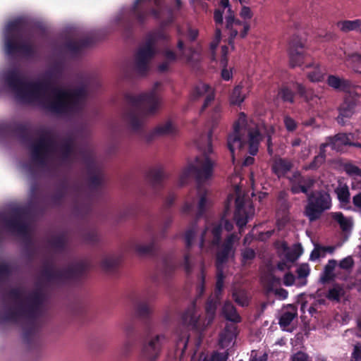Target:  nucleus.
Returning <instances> with one entry per match:
<instances>
[{
	"label": "nucleus",
	"instance_id": "nucleus-21",
	"mask_svg": "<svg viewBox=\"0 0 361 361\" xmlns=\"http://www.w3.org/2000/svg\"><path fill=\"white\" fill-rule=\"evenodd\" d=\"M193 97L195 98L204 97L205 99L203 108H206L214 99L213 90L208 85L200 83L195 87L193 91Z\"/></svg>",
	"mask_w": 361,
	"mask_h": 361
},
{
	"label": "nucleus",
	"instance_id": "nucleus-52",
	"mask_svg": "<svg viewBox=\"0 0 361 361\" xmlns=\"http://www.w3.org/2000/svg\"><path fill=\"white\" fill-rule=\"evenodd\" d=\"M270 290H272L274 294L281 300L286 299L288 297V292L283 288H269Z\"/></svg>",
	"mask_w": 361,
	"mask_h": 361
},
{
	"label": "nucleus",
	"instance_id": "nucleus-4",
	"mask_svg": "<svg viewBox=\"0 0 361 361\" xmlns=\"http://www.w3.org/2000/svg\"><path fill=\"white\" fill-rule=\"evenodd\" d=\"M210 139L211 133L208 135L207 148L203 153L181 171L178 178L180 185H183L191 176H194L199 183H204L212 177L215 162L211 156L212 149Z\"/></svg>",
	"mask_w": 361,
	"mask_h": 361
},
{
	"label": "nucleus",
	"instance_id": "nucleus-56",
	"mask_svg": "<svg viewBox=\"0 0 361 361\" xmlns=\"http://www.w3.org/2000/svg\"><path fill=\"white\" fill-rule=\"evenodd\" d=\"M353 358L355 361H361V345H355L353 352Z\"/></svg>",
	"mask_w": 361,
	"mask_h": 361
},
{
	"label": "nucleus",
	"instance_id": "nucleus-43",
	"mask_svg": "<svg viewBox=\"0 0 361 361\" xmlns=\"http://www.w3.org/2000/svg\"><path fill=\"white\" fill-rule=\"evenodd\" d=\"M296 87L301 96L304 97L307 100H313L314 98H318L317 95H314V97L310 95V92L306 91L301 84L297 83Z\"/></svg>",
	"mask_w": 361,
	"mask_h": 361
},
{
	"label": "nucleus",
	"instance_id": "nucleus-45",
	"mask_svg": "<svg viewBox=\"0 0 361 361\" xmlns=\"http://www.w3.org/2000/svg\"><path fill=\"white\" fill-rule=\"evenodd\" d=\"M221 37V30L219 27L216 28L215 35L213 41L210 44V50L212 52L216 48L218 44L219 43Z\"/></svg>",
	"mask_w": 361,
	"mask_h": 361
},
{
	"label": "nucleus",
	"instance_id": "nucleus-11",
	"mask_svg": "<svg viewBox=\"0 0 361 361\" xmlns=\"http://www.w3.org/2000/svg\"><path fill=\"white\" fill-rule=\"evenodd\" d=\"M216 308V302L209 300L206 306L207 322H202L200 318V314L195 306L188 309L183 315V321L185 324L195 329H200L210 324L214 319Z\"/></svg>",
	"mask_w": 361,
	"mask_h": 361
},
{
	"label": "nucleus",
	"instance_id": "nucleus-41",
	"mask_svg": "<svg viewBox=\"0 0 361 361\" xmlns=\"http://www.w3.org/2000/svg\"><path fill=\"white\" fill-rule=\"evenodd\" d=\"M345 170L346 173L352 176L356 177L360 176L361 177V169H359L357 166L352 165V164H348L345 167Z\"/></svg>",
	"mask_w": 361,
	"mask_h": 361
},
{
	"label": "nucleus",
	"instance_id": "nucleus-34",
	"mask_svg": "<svg viewBox=\"0 0 361 361\" xmlns=\"http://www.w3.org/2000/svg\"><path fill=\"white\" fill-rule=\"evenodd\" d=\"M348 66L355 71L361 73V54L354 52L348 54Z\"/></svg>",
	"mask_w": 361,
	"mask_h": 361
},
{
	"label": "nucleus",
	"instance_id": "nucleus-60",
	"mask_svg": "<svg viewBox=\"0 0 361 361\" xmlns=\"http://www.w3.org/2000/svg\"><path fill=\"white\" fill-rule=\"evenodd\" d=\"M228 47L226 46H223L221 47V63L222 64L223 66H226V63H227V59H226V55L228 54Z\"/></svg>",
	"mask_w": 361,
	"mask_h": 361
},
{
	"label": "nucleus",
	"instance_id": "nucleus-63",
	"mask_svg": "<svg viewBox=\"0 0 361 361\" xmlns=\"http://www.w3.org/2000/svg\"><path fill=\"white\" fill-rule=\"evenodd\" d=\"M214 18L216 24H221L223 23V12L219 9L216 10Z\"/></svg>",
	"mask_w": 361,
	"mask_h": 361
},
{
	"label": "nucleus",
	"instance_id": "nucleus-3",
	"mask_svg": "<svg viewBox=\"0 0 361 361\" xmlns=\"http://www.w3.org/2000/svg\"><path fill=\"white\" fill-rule=\"evenodd\" d=\"M225 230L230 231L233 224L223 218L220 221H207L204 228L199 233L195 226L185 233V242L187 247H191L197 243L202 252H209L216 247L221 239L222 226Z\"/></svg>",
	"mask_w": 361,
	"mask_h": 361
},
{
	"label": "nucleus",
	"instance_id": "nucleus-49",
	"mask_svg": "<svg viewBox=\"0 0 361 361\" xmlns=\"http://www.w3.org/2000/svg\"><path fill=\"white\" fill-rule=\"evenodd\" d=\"M280 94L284 101L293 102V92L288 88H283L280 92Z\"/></svg>",
	"mask_w": 361,
	"mask_h": 361
},
{
	"label": "nucleus",
	"instance_id": "nucleus-61",
	"mask_svg": "<svg viewBox=\"0 0 361 361\" xmlns=\"http://www.w3.org/2000/svg\"><path fill=\"white\" fill-rule=\"evenodd\" d=\"M295 281V276L290 273L286 274L283 278L284 285L289 286L293 284Z\"/></svg>",
	"mask_w": 361,
	"mask_h": 361
},
{
	"label": "nucleus",
	"instance_id": "nucleus-35",
	"mask_svg": "<svg viewBox=\"0 0 361 361\" xmlns=\"http://www.w3.org/2000/svg\"><path fill=\"white\" fill-rule=\"evenodd\" d=\"M336 266V260H329L328 264L324 267V271L323 276H322L321 279L323 282H326L329 280H330L333 276V271L334 268Z\"/></svg>",
	"mask_w": 361,
	"mask_h": 361
},
{
	"label": "nucleus",
	"instance_id": "nucleus-53",
	"mask_svg": "<svg viewBox=\"0 0 361 361\" xmlns=\"http://www.w3.org/2000/svg\"><path fill=\"white\" fill-rule=\"evenodd\" d=\"M353 264V260L350 257H347L340 262V267L345 269H350Z\"/></svg>",
	"mask_w": 361,
	"mask_h": 361
},
{
	"label": "nucleus",
	"instance_id": "nucleus-62",
	"mask_svg": "<svg viewBox=\"0 0 361 361\" xmlns=\"http://www.w3.org/2000/svg\"><path fill=\"white\" fill-rule=\"evenodd\" d=\"M187 343H188V338H185V337H183L178 341L177 348L181 350V353H183L184 350L186 348Z\"/></svg>",
	"mask_w": 361,
	"mask_h": 361
},
{
	"label": "nucleus",
	"instance_id": "nucleus-42",
	"mask_svg": "<svg viewBox=\"0 0 361 361\" xmlns=\"http://www.w3.org/2000/svg\"><path fill=\"white\" fill-rule=\"evenodd\" d=\"M226 355L219 353H214L211 356H204L202 361H225ZM192 361H195V358H192Z\"/></svg>",
	"mask_w": 361,
	"mask_h": 361
},
{
	"label": "nucleus",
	"instance_id": "nucleus-15",
	"mask_svg": "<svg viewBox=\"0 0 361 361\" xmlns=\"http://www.w3.org/2000/svg\"><path fill=\"white\" fill-rule=\"evenodd\" d=\"M154 54V46L151 41L139 49L135 57V68L138 72L143 73L147 70L149 62Z\"/></svg>",
	"mask_w": 361,
	"mask_h": 361
},
{
	"label": "nucleus",
	"instance_id": "nucleus-25",
	"mask_svg": "<svg viewBox=\"0 0 361 361\" xmlns=\"http://www.w3.org/2000/svg\"><path fill=\"white\" fill-rule=\"evenodd\" d=\"M324 144H327V146H330L334 150L340 151L343 145L349 144V139L345 134L340 133L334 137L329 138L328 142Z\"/></svg>",
	"mask_w": 361,
	"mask_h": 361
},
{
	"label": "nucleus",
	"instance_id": "nucleus-29",
	"mask_svg": "<svg viewBox=\"0 0 361 361\" xmlns=\"http://www.w3.org/2000/svg\"><path fill=\"white\" fill-rule=\"evenodd\" d=\"M290 168L291 164L289 161L281 159L276 160L272 167L274 172L279 177L284 175L290 169Z\"/></svg>",
	"mask_w": 361,
	"mask_h": 361
},
{
	"label": "nucleus",
	"instance_id": "nucleus-23",
	"mask_svg": "<svg viewBox=\"0 0 361 361\" xmlns=\"http://www.w3.org/2000/svg\"><path fill=\"white\" fill-rule=\"evenodd\" d=\"M355 104L353 102H347L343 103L340 107L339 116L337 118L338 122L344 124L345 118H350L355 113Z\"/></svg>",
	"mask_w": 361,
	"mask_h": 361
},
{
	"label": "nucleus",
	"instance_id": "nucleus-28",
	"mask_svg": "<svg viewBox=\"0 0 361 361\" xmlns=\"http://www.w3.org/2000/svg\"><path fill=\"white\" fill-rule=\"evenodd\" d=\"M222 313L224 317L228 319L233 322H238L240 320V316L236 312L234 306L230 302H225Z\"/></svg>",
	"mask_w": 361,
	"mask_h": 361
},
{
	"label": "nucleus",
	"instance_id": "nucleus-9",
	"mask_svg": "<svg viewBox=\"0 0 361 361\" xmlns=\"http://www.w3.org/2000/svg\"><path fill=\"white\" fill-rule=\"evenodd\" d=\"M331 200L330 195L325 192H316L308 197V204L305 214L310 221L318 219L321 214L330 209Z\"/></svg>",
	"mask_w": 361,
	"mask_h": 361
},
{
	"label": "nucleus",
	"instance_id": "nucleus-20",
	"mask_svg": "<svg viewBox=\"0 0 361 361\" xmlns=\"http://www.w3.org/2000/svg\"><path fill=\"white\" fill-rule=\"evenodd\" d=\"M279 252L288 262H293L302 255V248L300 245H294L289 247L286 243H283L279 248Z\"/></svg>",
	"mask_w": 361,
	"mask_h": 361
},
{
	"label": "nucleus",
	"instance_id": "nucleus-7",
	"mask_svg": "<svg viewBox=\"0 0 361 361\" xmlns=\"http://www.w3.org/2000/svg\"><path fill=\"white\" fill-rule=\"evenodd\" d=\"M21 20L9 22L4 30L5 51L8 54L16 52H25L28 44L20 37Z\"/></svg>",
	"mask_w": 361,
	"mask_h": 361
},
{
	"label": "nucleus",
	"instance_id": "nucleus-59",
	"mask_svg": "<svg viewBox=\"0 0 361 361\" xmlns=\"http://www.w3.org/2000/svg\"><path fill=\"white\" fill-rule=\"evenodd\" d=\"M293 361H308L307 355L302 352H298L292 357Z\"/></svg>",
	"mask_w": 361,
	"mask_h": 361
},
{
	"label": "nucleus",
	"instance_id": "nucleus-24",
	"mask_svg": "<svg viewBox=\"0 0 361 361\" xmlns=\"http://www.w3.org/2000/svg\"><path fill=\"white\" fill-rule=\"evenodd\" d=\"M335 192L343 208L348 209L350 203V192L346 185L340 184L335 190Z\"/></svg>",
	"mask_w": 361,
	"mask_h": 361
},
{
	"label": "nucleus",
	"instance_id": "nucleus-5",
	"mask_svg": "<svg viewBox=\"0 0 361 361\" xmlns=\"http://www.w3.org/2000/svg\"><path fill=\"white\" fill-rule=\"evenodd\" d=\"M160 83L156 82L152 89L145 93L140 94L137 97V102L146 103L149 106L146 111H133L127 116V122L129 126L134 130L141 128L147 115L154 114L160 105V99L156 94V90L159 87Z\"/></svg>",
	"mask_w": 361,
	"mask_h": 361
},
{
	"label": "nucleus",
	"instance_id": "nucleus-39",
	"mask_svg": "<svg viewBox=\"0 0 361 361\" xmlns=\"http://www.w3.org/2000/svg\"><path fill=\"white\" fill-rule=\"evenodd\" d=\"M326 147H327V144L323 143L322 145H321L320 154L318 156L315 157L314 161L311 164L310 168H312V169L317 168V167L319 166L324 161V159H325L324 148Z\"/></svg>",
	"mask_w": 361,
	"mask_h": 361
},
{
	"label": "nucleus",
	"instance_id": "nucleus-8",
	"mask_svg": "<svg viewBox=\"0 0 361 361\" xmlns=\"http://www.w3.org/2000/svg\"><path fill=\"white\" fill-rule=\"evenodd\" d=\"M220 6L224 10L226 9V28L229 35V44L232 43L233 39L237 36L238 32L240 33V36L244 38L250 28L249 23L242 22L235 18L234 13L229 5L228 0H220Z\"/></svg>",
	"mask_w": 361,
	"mask_h": 361
},
{
	"label": "nucleus",
	"instance_id": "nucleus-50",
	"mask_svg": "<svg viewBox=\"0 0 361 361\" xmlns=\"http://www.w3.org/2000/svg\"><path fill=\"white\" fill-rule=\"evenodd\" d=\"M297 273H298V277H300V278H305L306 276H307L310 273V268H309L308 265H307V264L300 265L297 270Z\"/></svg>",
	"mask_w": 361,
	"mask_h": 361
},
{
	"label": "nucleus",
	"instance_id": "nucleus-37",
	"mask_svg": "<svg viewBox=\"0 0 361 361\" xmlns=\"http://www.w3.org/2000/svg\"><path fill=\"white\" fill-rule=\"evenodd\" d=\"M152 244H146L141 242L135 243L133 245V250L140 255L149 252L152 250Z\"/></svg>",
	"mask_w": 361,
	"mask_h": 361
},
{
	"label": "nucleus",
	"instance_id": "nucleus-17",
	"mask_svg": "<svg viewBox=\"0 0 361 361\" xmlns=\"http://www.w3.org/2000/svg\"><path fill=\"white\" fill-rule=\"evenodd\" d=\"M293 193H307L308 190L313 186L314 180L310 177H302L298 173H295L290 179Z\"/></svg>",
	"mask_w": 361,
	"mask_h": 361
},
{
	"label": "nucleus",
	"instance_id": "nucleus-19",
	"mask_svg": "<svg viewBox=\"0 0 361 361\" xmlns=\"http://www.w3.org/2000/svg\"><path fill=\"white\" fill-rule=\"evenodd\" d=\"M236 336V326L234 324H228L220 334L219 345L221 348H228L233 343Z\"/></svg>",
	"mask_w": 361,
	"mask_h": 361
},
{
	"label": "nucleus",
	"instance_id": "nucleus-54",
	"mask_svg": "<svg viewBox=\"0 0 361 361\" xmlns=\"http://www.w3.org/2000/svg\"><path fill=\"white\" fill-rule=\"evenodd\" d=\"M325 300L323 299L317 300L312 306L309 308V312L312 315L314 313L317 312L319 307L323 304H324Z\"/></svg>",
	"mask_w": 361,
	"mask_h": 361
},
{
	"label": "nucleus",
	"instance_id": "nucleus-16",
	"mask_svg": "<svg viewBox=\"0 0 361 361\" xmlns=\"http://www.w3.org/2000/svg\"><path fill=\"white\" fill-rule=\"evenodd\" d=\"M56 151L57 147L51 139H43L33 147L32 156L35 159L44 160Z\"/></svg>",
	"mask_w": 361,
	"mask_h": 361
},
{
	"label": "nucleus",
	"instance_id": "nucleus-32",
	"mask_svg": "<svg viewBox=\"0 0 361 361\" xmlns=\"http://www.w3.org/2000/svg\"><path fill=\"white\" fill-rule=\"evenodd\" d=\"M339 29L343 32H349L351 30L361 31V20H345L338 23Z\"/></svg>",
	"mask_w": 361,
	"mask_h": 361
},
{
	"label": "nucleus",
	"instance_id": "nucleus-47",
	"mask_svg": "<svg viewBox=\"0 0 361 361\" xmlns=\"http://www.w3.org/2000/svg\"><path fill=\"white\" fill-rule=\"evenodd\" d=\"M255 253L252 249H245L242 252L243 261L244 263L254 259Z\"/></svg>",
	"mask_w": 361,
	"mask_h": 361
},
{
	"label": "nucleus",
	"instance_id": "nucleus-64",
	"mask_svg": "<svg viewBox=\"0 0 361 361\" xmlns=\"http://www.w3.org/2000/svg\"><path fill=\"white\" fill-rule=\"evenodd\" d=\"M253 354H254V352L252 353L250 361H267V355L266 354H264L259 357H256Z\"/></svg>",
	"mask_w": 361,
	"mask_h": 361
},
{
	"label": "nucleus",
	"instance_id": "nucleus-27",
	"mask_svg": "<svg viewBox=\"0 0 361 361\" xmlns=\"http://www.w3.org/2000/svg\"><path fill=\"white\" fill-rule=\"evenodd\" d=\"M328 85L338 90H348L350 87V82L348 80L341 79L335 75H329L327 79Z\"/></svg>",
	"mask_w": 361,
	"mask_h": 361
},
{
	"label": "nucleus",
	"instance_id": "nucleus-46",
	"mask_svg": "<svg viewBox=\"0 0 361 361\" xmlns=\"http://www.w3.org/2000/svg\"><path fill=\"white\" fill-rule=\"evenodd\" d=\"M283 121L287 130L293 131L296 129L297 123L292 118L286 116L284 117Z\"/></svg>",
	"mask_w": 361,
	"mask_h": 361
},
{
	"label": "nucleus",
	"instance_id": "nucleus-40",
	"mask_svg": "<svg viewBox=\"0 0 361 361\" xmlns=\"http://www.w3.org/2000/svg\"><path fill=\"white\" fill-rule=\"evenodd\" d=\"M165 58H166V61L161 63L159 66V71L161 72H164L168 69L169 66V62L174 61L176 59V56L173 52H172L171 51H166L165 52Z\"/></svg>",
	"mask_w": 361,
	"mask_h": 361
},
{
	"label": "nucleus",
	"instance_id": "nucleus-12",
	"mask_svg": "<svg viewBox=\"0 0 361 361\" xmlns=\"http://www.w3.org/2000/svg\"><path fill=\"white\" fill-rule=\"evenodd\" d=\"M239 238L235 234H231L225 243H224L221 251H219L217 254V269H218V274H217V281L216 285V294L217 295L219 293L223 287V281L224 276L223 273L221 271V264L228 257H233L234 250H233V245L236 242H238Z\"/></svg>",
	"mask_w": 361,
	"mask_h": 361
},
{
	"label": "nucleus",
	"instance_id": "nucleus-22",
	"mask_svg": "<svg viewBox=\"0 0 361 361\" xmlns=\"http://www.w3.org/2000/svg\"><path fill=\"white\" fill-rule=\"evenodd\" d=\"M177 127L171 121H166L158 125L153 130V134L157 136H164L173 134Z\"/></svg>",
	"mask_w": 361,
	"mask_h": 361
},
{
	"label": "nucleus",
	"instance_id": "nucleus-1",
	"mask_svg": "<svg viewBox=\"0 0 361 361\" xmlns=\"http://www.w3.org/2000/svg\"><path fill=\"white\" fill-rule=\"evenodd\" d=\"M6 80L8 88L17 99L42 105L52 112L76 111L82 106L85 98L83 89L69 90L54 87L46 81L27 82L16 71L8 73Z\"/></svg>",
	"mask_w": 361,
	"mask_h": 361
},
{
	"label": "nucleus",
	"instance_id": "nucleus-51",
	"mask_svg": "<svg viewBox=\"0 0 361 361\" xmlns=\"http://www.w3.org/2000/svg\"><path fill=\"white\" fill-rule=\"evenodd\" d=\"M161 0H135L134 4V8L135 9L139 6L143 5V4H154V5H159Z\"/></svg>",
	"mask_w": 361,
	"mask_h": 361
},
{
	"label": "nucleus",
	"instance_id": "nucleus-2",
	"mask_svg": "<svg viewBox=\"0 0 361 361\" xmlns=\"http://www.w3.org/2000/svg\"><path fill=\"white\" fill-rule=\"evenodd\" d=\"M274 133L272 126H266L254 118H247L243 112L233 123V131L228 137V147L231 153L233 161L235 156L247 148L249 153L254 156L258 152L259 145L263 135L267 137V149L272 154L271 136Z\"/></svg>",
	"mask_w": 361,
	"mask_h": 361
},
{
	"label": "nucleus",
	"instance_id": "nucleus-57",
	"mask_svg": "<svg viewBox=\"0 0 361 361\" xmlns=\"http://www.w3.org/2000/svg\"><path fill=\"white\" fill-rule=\"evenodd\" d=\"M199 32L196 28L188 27V38L190 41H194L198 36Z\"/></svg>",
	"mask_w": 361,
	"mask_h": 361
},
{
	"label": "nucleus",
	"instance_id": "nucleus-14",
	"mask_svg": "<svg viewBox=\"0 0 361 361\" xmlns=\"http://www.w3.org/2000/svg\"><path fill=\"white\" fill-rule=\"evenodd\" d=\"M289 59L291 66H300L308 60L309 56L305 54L302 41L295 37L289 44Z\"/></svg>",
	"mask_w": 361,
	"mask_h": 361
},
{
	"label": "nucleus",
	"instance_id": "nucleus-44",
	"mask_svg": "<svg viewBox=\"0 0 361 361\" xmlns=\"http://www.w3.org/2000/svg\"><path fill=\"white\" fill-rule=\"evenodd\" d=\"M352 53L353 52H346L344 50H343L342 49H339L336 51L334 56H335L336 59H337L341 61H345L347 63V65L348 66V54H352Z\"/></svg>",
	"mask_w": 361,
	"mask_h": 361
},
{
	"label": "nucleus",
	"instance_id": "nucleus-31",
	"mask_svg": "<svg viewBox=\"0 0 361 361\" xmlns=\"http://www.w3.org/2000/svg\"><path fill=\"white\" fill-rule=\"evenodd\" d=\"M324 70L317 65H312V70L307 73V76L311 82H317L324 79Z\"/></svg>",
	"mask_w": 361,
	"mask_h": 361
},
{
	"label": "nucleus",
	"instance_id": "nucleus-6",
	"mask_svg": "<svg viewBox=\"0 0 361 361\" xmlns=\"http://www.w3.org/2000/svg\"><path fill=\"white\" fill-rule=\"evenodd\" d=\"M237 179L240 178L235 174L231 178V183L234 188L235 209L234 219L241 231L243 226L252 219L255 214V210L249 200L245 199L240 187L238 185Z\"/></svg>",
	"mask_w": 361,
	"mask_h": 361
},
{
	"label": "nucleus",
	"instance_id": "nucleus-55",
	"mask_svg": "<svg viewBox=\"0 0 361 361\" xmlns=\"http://www.w3.org/2000/svg\"><path fill=\"white\" fill-rule=\"evenodd\" d=\"M353 203L355 209L361 212V192L353 196Z\"/></svg>",
	"mask_w": 361,
	"mask_h": 361
},
{
	"label": "nucleus",
	"instance_id": "nucleus-26",
	"mask_svg": "<svg viewBox=\"0 0 361 361\" xmlns=\"http://www.w3.org/2000/svg\"><path fill=\"white\" fill-rule=\"evenodd\" d=\"M297 316V310L296 308L293 306L290 305L288 307V310L285 311L279 320V324L280 326L285 329L289 324L291 323V322L293 320V319Z\"/></svg>",
	"mask_w": 361,
	"mask_h": 361
},
{
	"label": "nucleus",
	"instance_id": "nucleus-33",
	"mask_svg": "<svg viewBox=\"0 0 361 361\" xmlns=\"http://www.w3.org/2000/svg\"><path fill=\"white\" fill-rule=\"evenodd\" d=\"M332 217L339 224L341 228L344 231L349 230L353 226L352 219L350 218L345 217L341 212L333 213Z\"/></svg>",
	"mask_w": 361,
	"mask_h": 361
},
{
	"label": "nucleus",
	"instance_id": "nucleus-58",
	"mask_svg": "<svg viewBox=\"0 0 361 361\" xmlns=\"http://www.w3.org/2000/svg\"><path fill=\"white\" fill-rule=\"evenodd\" d=\"M190 259H191L190 254L186 253L184 255L183 267H184L185 270L187 272H190L191 271Z\"/></svg>",
	"mask_w": 361,
	"mask_h": 361
},
{
	"label": "nucleus",
	"instance_id": "nucleus-10",
	"mask_svg": "<svg viewBox=\"0 0 361 361\" xmlns=\"http://www.w3.org/2000/svg\"><path fill=\"white\" fill-rule=\"evenodd\" d=\"M209 204L210 201L207 197V190L198 188L196 191L191 192L187 197L182 210L185 214H190L196 207L197 214L201 215Z\"/></svg>",
	"mask_w": 361,
	"mask_h": 361
},
{
	"label": "nucleus",
	"instance_id": "nucleus-18",
	"mask_svg": "<svg viewBox=\"0 0 361 361\" xmlns=\"http://www.w3.org/2000/svg\"><path fill=\"white\" fill-rule=\"evenodd\" d=\"M250 84L245 81L235 86L231 93L230 101L232 104L240 105L250 91Z\"/></svg>",
	"mask_w": 361,
	"mask_h": 361
},
{
	"label": "nucleus",
	"instance_id": "nucleus-38",
	"mask_svg": "<svg viewBox=\"0 0 361 361\" xmlns=\"http://www.w3.org/2000/svg\"><path fill=\"white\" fill-rule=\"evenodd\" d=\"M165 177L166 173L162 169H156L150 173V179L154 185L158 184Z\"/></svg>",
	"mask_w": 361,
	"mask_h": 361
},
{
	"label": "nucleus",
	"instance_id": "nucleus-36",
	"mask_svg": "<svg viewBox=\"0 0 361 361\" xmlns=\"http://www.w3.org/2000/svg\"><path fill=\"white\" fill-rule=\"evenodd\" d=\"M343 294V288L336 285L329 290L327 298L331 300L338 301Z\"/></svg>",
	"mask_w": 361,
	"mask_h": 361
},
{
	"label": "nucleus",
	"instance_id": "nucleus-13",
	"mask_svg": "<svg viewBox=\"0 0 361 361\" xmlns=\"http://www.w3.org/2000/svg\"><path fill=\"white\" fill-rule=\"evenodd\" d=\"M164 338V335L157 334L145 339L141 350L142 361H156L158 359Z\"/></svg>",
	"mask_w": 361,
	"mask_h": 361
},
{
	"label": "nucleus",
	"instance_id": "nucleus-30",
	"mask_svg": "<svg viewBox=\"0 0 361 361\" xmlns=\"http://www.w3.org/2000/svg\"><path fill=\"white\" fill-rule=\"evenodd\" d=\"M233 298L235 302L242 307L247 306L249 303L250 295L243 289H235L233 292Z\"/></svg>",
	"mask_w": 361,
	"mask_h": 361
},
{
	"label": "nucleus",
	"instance_id": "nucleus-48",
	"mask_svg": "<svg viewBox=\"0 0 361 361\" xmlns=\"http://www.w3.org/2000/svg\"><path fill=\"white\" fill-rule=\"evenodd\" d=\"M240 16L244 20H250L252 18L253 13L249 7L243 6L240 12Z\"/></svg>",
	"mask_w": 361,
	"mask_h": 361
}]
</instances>
